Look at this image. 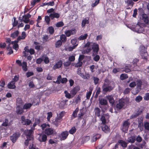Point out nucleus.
Masks as SVG:
<instances>
[{"label":"nucleus","instance_id":"4","mask_svg":"<svg viewBox=\"0 0 149 149\" xmlns=\"http://www.w3.org/2000/svg\"><path fill=\"white\" fill-rule=\"evenodd\" d=\"M129 119L124 121L123 123V125L121 128L122 130L124 132L126 133L128 131V128L130 125L129 122Z\"/></svg>","mask_w":149,"mask_h":149},{"label":"nucleus","instance_id":"49","mask_svg":"<svg viewBox=\"0 0 149 149\" xmlns=\"http://www.w3.org/2000/svg\"><path fill=\"white\" fill-rule=\"evenodd\" d=\"M75 60V56L74 55L70 56L68 57V61L71 63L74 62Z\"/></svg>","mask_w":149,"mask_h":149},{"label":"nucleus","instance_id":"63","mask_svg":"<svg viewBox=\"0 0 149 149\" xmlns=\"http://www.w3.org/2000/svg\"><path fill=\"white\" fill-rule=\"evenodd\" d=\"M19 79V77L18 75H15L13 78V80L11 81H14L15 83V82H17Z\"/></svg>","mask_w":149,"mask_h":149},{"label":"nucleus","instance_id":"40","mask_svg":"<svg viewBox=\"0 0 149 149\" xmlns=\"http://www.w3.org/2000/svg\"><path fill=\"white\" fill-rule=\"evenodd\" d=\"M61 121V120H58L57 119V118L56 117L53 123L56 126H58L59 125Z\"/></svg>","mask_w":149,"mask_h":149},{"label":"nucleus","instance_id":"44","mask_svg":"<svg viewBox=\"0 0 149 149\" xmlns=\"http://www.w3.org/2000/svg\"><path fill=\"white\" fill-rule=\"evenodd\" d=\"M16 103L17 105H19L21 106L22 105L23 102L21 98H18L17 99Z\"/></svg>","mask_w":149,"mask_h":149},{"label":"nucleus","instance_id":"15","mask_svg":"<svg viewBox=\"0 0 149 149\" xmlns=\"http://www.w3.org/2000/svg\"><path fill=\"white\" fill-rule=\"evenodd\" d=\"M80 88L79 86H77L73 88L70 91V93L74 96L76 95L77 92L80 90Z\"/></svg>","mask_w":149,"mask_h":149},{"label":"nucleus","instance_id":"47","mask_svg":"<svg viewBox=\"0 0 149 149\" xmlns=\"http://www.w3.org/2000/svg\"><path fill=\"white\" fill-rule=\"evenodd\" d=\"M80 76L85 79H88L90 77V75L89 74H87L84 75L83 73H82V74L80 75Z\"/></svg>","mask_w":149,"mask_h":149},{"label":"nucleus","instance_id":"61","mask_svg":"<svg viewBox=\"0 0 149 149\" xmlns=\"http://www.w3.org/2000/svg\"><path fill=\"white\" fill-rule=\"evenodd\" d=\"M133 1L132 0H128L127 1L126 3L128 6H133L134 4Z\"/></svg>","mask_w":149,"mask_h":149},{"label":"nucleus","instance_id":"26","mask_svg":"<svg viewBox=\"0 0 149 149\" xmlns=\"http://www.w3.org/2000/svg\"><path fill=\"white\" fill-rule=\"evenodd\" d=\"M67 36L65 34H62L60 36V40H61L62 42L65 43L67 40Z\"/></svg>","mask_w":149,"mask_h":149},{"label":"nucleus","instance_id":"9","mask_svg":"<svg viewBox=\"0 0 149 149\" xmlns=\"http://www.w3.org/2000/svg\"><path fill=\"white\" fill-rule=\"evenodd\" d=\"M20 134L18 133H15L13 134L10 136V139L11 141L15 143L20 136Z\"/></svg>","mask_w":149,"mask_h":149},{"label":"nucleus","instance_id":"29","mask_svg":"<svg viewBox=\"0 0 149 149\" xmlns=\"http://www.w3.org/2000/svg\"><path fill=\"white\" fill-rule=\"evenodd\" d=\"M26 36V33L24 31H23L22 33L21 36H19L17 37V40L20 41L22 39H24Z\"/></svg>","mask_w":149,"mask_h":149},{"label":"nucleus","instance_id":"23","mask_svg":"<svg viewBox=\"0 0 149 149\" xmlns=\"http://www.w3.org/2000/svg\"><path fill=\"white\" fill-rule=\"evenodd\" d=\"M102 129L105 133H107L109 132V129L107 126L105 124H103L102 127Z\"/></svg>","mask_w":149,"mask_h":149},{"label":"nucleus","instance_id":"28","mask_svg":"<svg viewBox=\"0 0 149 149\" xmlns=\"http://www.w3.org/2000/svg\"><path fill=\"white\" fill-rule=\"evenodd\" d=\"M19 33V31L18 30L16 31L11 34L10 36L13 38H15L18 36Z\"/></svg>","mask_w":149,"mask_h":149},{"label":"nucleus","instance_id":"54","mask_svg":"<svg viewBox=\"0 0 149 149\" xmlns=\"http://www.w3.org/2000/svg\"><path fill=\"white\" fill-rule=\"evenodd\" d=\"M48 31L50 34H53L54 32V28L52 26H49L48 28Z\"/></svg>","mask_w":149,"mask_h":149},{"label":"nucleus","instance_id":"42","mask_svg":"<svg viewBox=\"0 0 149 149\" xmlns=\"http://www.w3.org/2000/svg\"><path fill=\"white\" fill-rule=\"evenodd\" d=\"M77 129L75 127L73 126L72 127L70 130L69 131V133L71 134H74L76 131Z\"/></svg>","mask_w":149,"mask_h":149},{"label":"nucleus","instance_id":"25","mask_svg":"<svg viewBox=\"0 0 149 149\" xmlns=\"http://www.w3.org/2000/svg\"><path fill=\"white\" fill-rule=\"evenodd\" d=\"M65 114V112L64 111H61L58 114H57L56 117L58 120H62V118L64 116Z\"/></svg>","mask_w":149,"mask_h":149},{"label":"nucleus","instance_id":"33","mask_svg":"<svg viewBox=\"0 0 149 149\" xmlns=\"http://www.w3.org/2000/svg\"><path fill=\"white\" fill-rule=\"evenodd\" d=\"M21 66H22V69L24 71H26L27 70L28 68L27 63L25 61L23 62Z\"/></svg>","mask_w":149,"mask_h":149},{"label":"nucleus","instance_id":"35","mask_svg":"<svg viewBox=\"0 0 149 149\" xmlns=\"http://www.w3.org/2000/svg\"><path fill=\"white\" fill-rule=\"evenodd\" d=\"M62 42L60 40H58L55 43V46L56 48L60 47L62 45Z\"/></svg>","mask_w":149,"mask_h":149},{"label":"nucleus","instance_id":"24","mask_svg":"<svg viewBox=\"0 0 149 149\" xmlns=\"http://www.w3.org/2000/svg\"><path fill=\"white\" fill-rule=\"evenodd\" d=\"M15 83L14 81H11L8 84V88L11 89L15 88L16 87L15 85Z\"/></svg>","mask_w":149,"mask_h":149},{"label":"nucleus","instance_id":"6","mask_svg":"<svg viewBox=\"0 0 149 149\" xmlns=\"http://www.w3.org/2000/svg\"><path fill=\"white\" fill-rule=\"evenodd\" d=\"M44 133L47 136L54 135L56 134L55 130L52 128H48L44 131Z\"/></svg>","mask_w":149,"mask_h":149},{"label":"nucleus","instance_id":"39","mask_svg":"<svg viewBox=\"0 0 149 149\" xmlns=\"http://www.w3.org/2000/svg\"><path fill=\"white\" fill-rule=\"evenodd\" d=\"M71 43L73 45V46H75L76 47L78 43L77 42V40L76 39H72L71 40Z\"/></svg>","mask_w":149,"mask_h":149},{"label":"nucleus","instance_id":"2","mask_svg":"<svg viewBox=\"0 0 149 149\" xmlns=\"http://www.w3.org/2000/svg\"><path fill=\"white\" fill-rule=\"evenodd\" d=\"M99 107L101 109V110L103 111H104L106 110L107 107H106V105L108 104L107 101L104 98H99Z\"/></svg>","mask_w":149,"mask_h":149},{"label":"nucleus","instance_id":"43","mask_svg":"<svg viewBox=\"0 0 149 149\" xmlns=\"http://www.w3.org/2000/svg\"><path fill=\"white\" fill-rule=\"evenodd\" d=\"M128 77V75L126 74H122L120 75V79L122 80L127 79Z\"/></svg>","mask_w":149,"mask_h":149},{"label":"nucleus","instance_id":"41","mask_svg":"<svg viewBox=\"0 0 149 149\" xmlns=\"http://www.w3.org/2000/svg\"><path fill=\"white\" fill-rule=\"evenodd\" d=\"M100 92L101 88L100 87H99L97 88L95 93V95L94 96V97L96 99L98 97V95L100 94Z\"/></svg>","mask_w":149,"mask_h":149},{"label":"nucleus","instance_id":"10","mask_svg":"<svg viewBox=\"0 0 149 149\" xmlns=\"http://www.w3.org/2000/svg\"><path fill=\"white\" fill-rule=\"evenodd\" d=\"M76 32V30L73 28L71 30H68L65 31V33L67 37H69L71 35L75 34Z\"/></svg>","mask_w":149,"mask_h":149},{"label":"nucleus","instance_id":"11","mask_svg":"<svg viewBox=\"0 0 149 149\" xmlns=\"http://www.w3.org/2000/svg\"><path fill=\"white\" fill-rule=\"evenodd\" d=\"M34 131L32 130H27L26 132V136L27 139H29V140H33V134Z\"/></svg>","mask_w":149,"mask_h":149},{"label":"nucleus","instance_id":"5","mask_svg":"<svg viewBox=\"0 0 149 149\" xmlns=\"http://www.w3.org/2000/svg\"><path fill=\"white\" fill-rule=\"evenodd\" d=\"M92 56H94L98 54L99 49V45L97 43H94L92 45Z\"/></svg>","mask_w":149,"mask_h":149},{"label":"nucleus","instance_id":"56","mask_svg":"<svg viewBox=\"0 0 149 149\" xmlns=\"http://www.w3.org/2000/svg\"><path fill=\"white\" fill-rule=\"evenodd\" d=\"M61 75H59L57 78V80L55 81H54L55 83L59 84L61 83Z\"/></svg>","mask_w":149,"mask_h":149},{"label":"nucleus","instance_id":"14","mask_svg":"<svg viewBox=\"0 0 149 149\" xmlns=\"http://www.w3.org/2000/svg\"><path fill=\"white\" fill-rule=\"evenodd\" d=\"M135 30L136 32L139 33H142L144 31V28L138 24L136 25L135 27Z\"/></svg>","mask_w":149,"mask_h":149},{"label":"nucleus","instance_id":"58","mask_svg":"<svg viewBox=\"0 0 149 149\" xmlns=\"http://www.w3.org/2000/svg\"><path fill=\"white\" fill-rule=\"evenodd\" d=\"M94 57L93 58V60L96 62H97L100 59V56L97 54L93 56Z\"/></svg>","mask_w":149,"mask_h":149},{"label":"nucleus","instance_id":"55","mask_svg":"<svg viewBox=\"0 0 149 149\" xmlns=\"http://www.w3.org/2000/svg\"><path fill=\"white\" fill-rule=\"evenodd\" d=\"M64 25L63 22L61 21L60 22H57L56 24V27H62Z\"/></svg>","mask_w":149,"mask_h":149},{"label":"nucleus","instance_id":"13","mask_svg":"<svg viewBox=\"0 0 149 149\" xmlns=\"http://www.w3.org/2000/svg\"><path fill=\"white\" fill-rule=\"evenodd\" d=\"M69 135L68 132L67 131H65L63 132L60 134V139L61 140H64L66 139Z\"/></svg>","mask_w":149,"mask_h":149},{"label":"nucleus","instance_id":"31","mask_svg":"<svg viewBox=\"0 0 149 149\" xmlns=\"http://www.w3.org/2000/svg\"><path fill=\"white\" fill-rule=\"evenodd\" d=\"M21 20V22H23L25 23H28L29 22L30 19H28L26 16L24 15L22 16V18Z\"/></svg>","mask_w":149,"mask_h":149},{"label":"nucleus","instance_id":"27","mask_svg":"<svg viewBox=\"0 0 149 149\" xmlns=\"http://www.w3.org/2000/svg\"><path fill=\"white\" fill-rule=\"evenodd\" d=\"M119 144H120L122 147L126 148L127 146V143L124 141L122 140H119L118 141Z\"/></svg>","mask_w":149,"mask_h":149},{"label":"nucleus","instance_id":"45","mask_svg":"<svg viewBox=\"0 0 149 149\" xmlns=\"http://www.w3.org/2000/svg\"><path fill=\"white\" fill-rule=\"evenodd\" d=\"M50 17L47 15L45 17V20L47 25L49 24L50 20Z\"/></svg>","mask_w":149,"mask_h":149},{"label":"nucleus","instance_id":"34","mask_svg":"<svg viewBox=\"0 0 149 149\" xmlns=\"http://www.w3.org/2000/svg\"><path fill=\"white\" fill-rule=\"evenodd\" d=\"M136 141V138L134 136H131L128 138V141L129 142L132 143H134Z\"/></svg>","mask_w":149,"mask_h":149},{"label":"nucleus","instance_id":"17","mask_svg":"<svg viewBox=\"0 0 149 149\" xmlns=\"http://www.w3.org/2000/svg\"><path fill=\"white\" fill-rule=\"evenodd\" d=\"M51 20H53L54 18L58 19L60 17V14L55 12L51 13L49 15Z\"/></svg>","mask_w":149,"mask_h":149},{"label":"nucleus","instance_id":"36","mask_svg":"<svg viewBox=\"0 0 149 149\" xmlns=\"http://www.w3.org/2000/svg\"><path fill=\"white\" fill-rule=\"evenodd\" d=\"M79 110V108L78 107H77L75 110L73 111L72 115V116L74 118H75L77 117V114Z\"/></svg>","mask_w":149,"mask_h":149},{"label":"nucleus","instance_id":"37","mask_svg":"<svg viewBox=\"0 0 149 149\" xmlns=\"http://www.w3.org/2000/svg\"><path fill=\"white\" fill-rule=\"evenodd\" d=\"M88 36V34L86 33L84 34V35H81L78 38V39L80 40H85L87 38Z\"/></svg>","mask_w":149,"mask_h":149},{"label":"nucleus","instance_id":"21","mask_svg":"<svg viewBox=\"0 0 149 149\" xmlns=\"http://www.w3.org/2000/svg\"><path fill=\"white\" fill-rule=\"evenodd\" d=\"M142 19L144 21V22L146 24H147L149 22L148 17L147 15L144 13L142 15Z\"/></svg>","mask_w":149,"mask_h":149},{"label":"nucleus","instance_id":"3","mask_svg":"<svg viewBox=\"0 0 149 149\" xmlns=\"http://www.w3.org/2000/svg\"><path fill=\"white\" fill-rule=\"evenodd\" d=\"M139 50L140 55L142 58L147 60L148 55L146 48L143 46L141 45L139 47Z\"/></svg>","mask_w":149,"mask_h":149},{"label":"nucleus","instance_id":"1","mask_svg":"<svg viewBox=\"0 0 149 149\" xmlns=\"http://www.w3.org/2000/svg\"><path fill=\"white\" fill-rule=\"evenodd\" d=\"M104 82L102 86V91L104 93L110 92L115 87L114 83L111 85H109L110 81L107 79H106L104 81Z\"/></svg>","mask_w":149,"mask_h":149},{"label":"nucleus","instance_id":"30","mask_svg":"<svg viewBox=\"0 0 149 149\" xmlns=\"http://www.w3.org/2000/svg\"><path fill=\"white\" fill-rule=\"evenodd\" d=\"M101 137V135L99 134H97L94 136L92 139V142L95 141L99 139Z\"/></svg>","mask_w":149,"mask_h":149},{"label":"nucleus","instance_id":"59","mask_svg":"<svg viewBox=\"0 0 149 149\" xmlns=\"http://www.w3.org/2000/svg\"><path fill=\"white\" fill-rule=\"evenodd\" d=\"M8 120L7 118H5V121L3 122L2 124V125L5 127H6L8 125Z\"/></svg>","mask_w":149,"mask_h":149},{"label":"nucleus","instance_id":"52","mask_svg":"<svg viewBox=\"0 0 149 149\" xmlns=\"http://www.w3.org/2000/svg\"><path fill=\"white\" fill-rule=\"evenodd\" d=\"M92 90L91 89H90L89 91L86 93V97L87 99H89L91 95L92 94Z\"/></svg>","mask_w":149,"mask_h":149},{"label":"nucleus","instance_id":"18","mask_svg":"<svg viewBox=\"0 0 149 149\" xmlns=\"http://www.w3.org/2000/svg\"><path fill=\"white\" fill-rule=\"evenodd\" d=\"M143 111L142 110H139L136 113H134L132 114L130 117V119H133L136 118L139 115H141Z\"/></svg>","mask_w":149,"mask_h":149},{"label":"nucleus","instance_id":"20","mask_svg":"<svg viewBox=\"0 0 149 149\" xmlns=\"http://www.w3.org/2000/svg\"><path fill=\"white\" fill-rule=\"evenodd\" d=\"M106 97L108 100L110 104H111L112 105L114 104L115 102L112 96L111 95H107L106 96Z\"/></svg>","mask_w":149,"mask_h":149},{"label":"nucleus","instance_id":"48","mask_svg":"<svg viewBox=\"0 0 149 149\" xmlns=\"http://www.w3.org/2000/svg\"><path fill=\"white\" fill-rule=\"evenodd\" d=\"M139 61V60L137 58H134V59L132 62V64L134 67L137 66V63Z\"/></svg>","mask_w":149,"mask_h":149},{"label":"nucleus","instance_id":"64","mask_svg":"<svg viewBox=\"0 0 149 149\" xmlns=\"http://www.w3.org/2000/svg\"><path fill=\"white\" fill-rule=\"evenodd\" d=\"M143 98L146 100H149V93H146L145 94Z\"/></svg>","mask_w":149,"mask_h":149},{"label":"nucleus","instance_id":"57","mask_svg":"<svg viewBox=\"0 0 149 149\" xmlns=\"http://www.w3.org/2000/svg\"><path fill=\"white\" fill-rule=\"evenodd\" d=\"M93 79L95 84L97 85V84L99 81V78L97 77H93Z\"/></svg>","mask_w":149,"mask_h":149},{"label":"nucleus","instance_id":"7","mask_svg":"<svg viewBox=\"0 0 149 149\" xmlns=\"http://www.w3.org/2000/svg\"><path fill=\"white\" fill-rule=\"evenodd\" d=\"M21 120H22L21 123L24 125H29L31 123V121L29 119H26L24 116H22L21 117Z\"/></svg>","mask_w":149,"mask_h":149},{"label":"nucleus","instance_id":"51","mask_svg":"<svg viewBox=\"0 0 149 149\" xmlns=\"http://www.w3.org/2000/svg\"><path fill=\"white\" fill-rule=\"evenodd\" d=\"M89 23V21L88 20L86 19H84L82 21L81 25L82 27H84L86 24H88Z\"/></svg>","mask_w":149,"mask_h":149},{"label":"nucleus","instance_id":"16","mask_svg":"<svg viewBox=\"0 0 149 149\" xmlns=\"http://www.w3.org/2000/svg\"><path fill=\"white\" fill-rule=\"evenodd\" d=\"M24 109L19 105H17L16 107V113L18 115H22L24 112Z\"/></svg>","mask_w":149,"mask_h":149},{"label":"nucleus","instance_id":"38","mask_svg":"<svg viewBox=\"0 0 149 149\" xmlns=\"http://www.w3.org/2000/svg\"><path fill=\"white\" fill-rule=\"evenodd\" d=\"M50 126L49 124H47L46 123H43L40 126V127H41L42 130H44L45 128L47 127H49Z\"/></svg>","mask_w":149,"mask_h":149},{"label":"nucleus","instance_id":"62","mask_svg":"<svg viewBox=\"0 0 149 149\" xmlns=\"http://www.w3.org/2000/svg\"><path fill=\"white\" fill-rule=\"evenodd\" d=\"M100 120L102 121V124H105L106 123V120L105 116L102 115L100 118Z\"/></svg>","mask_w":149,"mask_h":149},{"label":"nucleus","instance_id":"8","mask_svg":"<svg viewBox=\"0 0 149 149\" xmlns=\"http://www.w3.org/2000/svg\"><path fill=\"white\" fill-rule=\"evenodd\" d=\"M125 104V102L123 100H120L118 102L116 105V108L117 110H119L122 109Z\"/></svg>","mask_w":149,"mask_h":149},{"label":"nucleus","instance_id":"19","mask_svg":"<svg viewBox=\"0 0 149 149\" xmlns=\"http://www.w3.org/2000/svg\"><path fill=\"white\" fill-rule=\"evenodd\" d=\"M62 65V62L61 60H59L54 66L53 69L55 70L56 69L59 68L61 67Z\"/></svg>","mask_w":149,"mask_h":149},{"label":"nucleus","instance_id":"50","mask_svg":"<svg viewBox=\"0 0 149 149\" xmlns=\"http://www.w3.org/2000/svg\"><path fill=\"white\" fill-rule=\"evenodd\" d=\"M5 85V80L3 78H2L0 81V86L4 88Z\"/></svg>","mask_w":149,"mask_h":149},{"label":"nucleus","instance_id":"22","mask_svg":"<svg viewBox=\"0 0 149 149\" xmlns=\"http://www.w3.org/2000/svg\"><path fill=\"white\" fill-rule=\"evenodd\" d=\"M95 115L98 117L100 116L101 110L98 107H96L94 109Z\"/></svg>","mask_w":149,"mask_h":149},{"label":"nucleus","instance_id":"32","mask_svg":"<svg viewBox=\"0 0 149 149\" xmlns=\"http://www.w3.org/2000/svg\"><path fill=\"white\" fill-rule=\"evenodd\" d=\"M32 104L30 103H25L23 106V109H29L32 106Z\"/></svg>","mask_w":149,"mask_h":149},{"label":"nucleus","instance_id":"53","mask_svg":"<svg viewBox=\"0 0 149 149\" xmlns=\"http://www.w3.org/2000/svg\"><path fill=\"white\" fill-rule=\"evenodd\" d=\"M143 98L140 95H139L137 96L135 98V100L136 102H139L142 100Z\"/></svg>","mask_w":149,"mask_h":149},{"label":"nucleus","instance_id":"46","mask_svg":"<svg viewBox=\"0 0 149 149\" xmlns=\"http://www.w3.org/2000/svg\"><path fill=\"white\" fill-rule=\"evenodd\" d=\"M144 126L146 130L149 131V122H144Z\"/></svg>","mask_w":149,"mask_h":149},{"label":"nucleus","instance_id":"12","mask_svg":"<svg viewBox=\"0 0 149 149\" xmlns=\"http://www.w3.org/2000/svg\"><path fill=\"white\" fill-rule=\"evenodd\" d=\"M47 136L45 134H40L38 137V140L40 142L46 143L47 140Z\"/></svg>","mask_w":149,"mask_h":149},{"label":"nucleus","instance_id":"60","mask_svg":"<svg viewBox=\"0 0 149 149\" xmlns=\"http://www.w3.org/2000/svg\"><path fill=\"white\" fill-rule=\"evenodd\" d=\"M136 140L138 142L140 143L142 141V139L139 135H138L136 138Z\"/></svg>","mask_w":149,"mask_h":149}]
</instances>
